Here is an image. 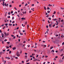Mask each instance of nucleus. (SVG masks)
I'll use <instances>...</instances> for the list:
<instances>
[{
    "label": "nucleus",
    "mask_w": 64,
    "mask_h": 64,
    "mask_svg": "<svg viewBox=\"0 0 64 64\" xmlns=\"http://www.w3.org/2000/svg\"><path fill=\"white\" fill-rule=\"evenodd\" d=\"M8 15H10V12H8Z\"/></svg>",
    "instance_id": "18"
},
{
    "label": "nucleus",
    "mask_w": 64,
    "mask_h": 64,
    "mask_svg": "<svg viewBox=\"0 0 64 64\" xmlns=\"http://www.w3.org/2000/svg\"><path fill=\"white\" fill-rule=\"evenodd\" d=\"M18 32H19V33H20V32H21V31H20V30H19L18 31Z\"/></svg>",
    "instance_id": "38"
},
{
    "label": "nucleus",
    "mask_w": 64,
    "mask_h": 64,
    "mask_svg": "<svg viewBox=\"0 0 64 64\" xmlns=\"http://www.w3.org/2000/svg\"><path fill=\"white\" fill-rule=\"evenodd\" d=\"M4 5L6 6H7V4L6 3H5Z\"/></svg>",
    "instance_id": "12"
},
{
    "label": "nucleus",
    "mask_w": 64,
    "mask_h": 64,
    "mask_svg": "<svg viewBox=\"0 0 64 64\" xmlns=\"http://www.w3.org/2000/svg\"><path fill=\"white\" fill-rule=\"evenodd\" d=\"M9 48V46H7L6 48V49H8Z\"/></svg>",
    "instance_id": "17"
},
{
    "label": "nucleus",
    "mask_w": 64,
    "mask_h": 64,
    "mask_svg": "<svg viewBox=\"0 0 64 64\" xmlns=\"http://www.w3.org/2000/svg\"><path fill=\"white\" fill-rule=\"evenodd\" d=\"M2 44H4V41H2Z\"/></svg>",
    "instance_id": "39"
},
{
    "label": "nucleus",
    "mask_w": 64,
    "mask_h": 64,
    "mask_svg": "<svg viewBox=\"0 0 64 64\" xmlns=\"http://www.w3.org/2000/svg\"><path fill=\"white\" fill-rule=\"evenodd\" d=\"M31 12H32L31 11H29V13H31Z\"/></svg>",
    "instance_id": "61"
},
{
    "label": "nucleus",
    "mask_w": 64,
    "mask_h": 64,
    "mask_svg": "<svg viewBox=\"0 0 64 64\" xmlns=\"http://www.w3.org/2000/svg\"><path fill=\"white\" fill-rule=\"evenodd\" d=\"M4 34H5L6 36H8L9 35V34L8 33L6 34V33L5 32L4 33Z\"/></svg>",
    "instance_id": "2"
},
{
    "label": "nucleus",
    "mask_w": 64,
    "mask_h": 64,
    "mask_svg": "<svg viewBox=\"0 0 64 64\" xmlns=\"http://www.w3.org/2000/svg\"><path fill=\"white\" fill-rule=\"evenodd\" d=\"M5 25L6 26H7V25H8V24H5Z\"/></svg>",
    "instance_id": "24"
},
{
    "label": "nucleus",
    "mask_w": 64,
    "mask_h": 64,
    "mask_svg": "<svg viewBox=\"0 0 64 64\" xmlns=\"http://www.w3.org/2000/svg\"><path fill=\"white\" fill-rule=\"evenodd\" d=\"M18 29H19V27H18L17 28H16V30H18Z\"/></svg>",
    "instance_id": "42"
},
{
    "label": "nucleus",
    "mask_w": 64,
    "mask_h": 64,
    "mask_svg": "<svg viewBox=\"0 0 64 64\" xmlns=\"http://www.w3.org/2000/svg\"><path fill=\"white\" fill-rule=\"evenodd\" d=\"M4 26V24H3L1 26V27H3V26Z\"/></svg>",
    "instance_id": "62"
},
{
    "label": "nucleus",
    "mask_w": 64,
    "mask_h": 64,
    "mask_svg": "<svg viewBox=\"0 0 64 64\" xmlns=\"http://www.w3.org/2000/svg\"><path fill=\"white\" fill-rule=\"evenodd\" d=\"M61 9H62V10H63V9H64V8H61Z\"/></svg>",
    "instance_id": "35"
},
{
    "label": "nucleus",
    "mask_w": 64,
    "mask_h": 64,
    "mask_svg": "<svg viewBox=\"0 0 64 64\" xmlns=\"http://www.w3.org/2000/svg\"><path fill=\"white\" fill-rule=\"evenodd\" d=\"M6 41H7V40L6 39L5 40H4V42H5Z\"/></svg>",
    "instance_id": "34"
},
{
    "label": "nucleus",
    "mask_w": 64,
    "mask_h": 64,
    "mask_svg": "<svg viewBox=\"0 0 64 64\" xmlns=\"http://www.w3.org/2000/svg\"><path fill=\"white\" fill-rule=\"evenodd\" d=\"M62 44L63 45L64 44V42H63V43H62Z\"/></svg>",
    "instance_id": "54"
},
{
    "label": "nucleus",
    "mask_w": 64,
    "mask_h": 64,
    "mask_svg": "<svg viewBox=\"0 0 64 64\" xmlns=\"http://www.w3.org/2000/svg\"><path fill=\"white\" fill-rule=\"evenodd\" d=\"M11 60H14L13 58H11Z\"/></svg>",
    "instance_id": "56"
},
{
    "label": "nucleus",
    "mask_w": 64,
    "mask_h": 64,
    "mask_svg": "<svg viewBox=\"0 0 64 64\" xmlns=\"http://www.w3.org/2000/svg\"><path fill=\"white\" fill-rule=\"evenodd\" d=\"M54 50H52L51 51V52H54Z\"/></svg>",
    "instance_id": "7"
},
{
    "label": "nucleus",
    "mask_w": 64,
    "mask_h": 64,
    "mask_svg": "<svg viewBox=\"0 0 64 64\" xmlns=\"http://www.w3.org/2000/svg\"><path fill=\"white\" fill-rule=\"evenodd\" d=\"M10 51V50L8 49L6 50V51L8 52V51Z\"/></svg>",
    "instance_id": "20"
},
{
    "label": "nucleus",
    "mask_w": 64,
    "mask_h": 64,
    "mask_svg": "<svg viewBox=\"0 0 64 64\" xmlns=\"http://www.w3.org/2000/svg\"><path fill=\"white\" fill-rule=\"evenodd\" d=\"M49 26H50V28H52V25L50 24L49 25Z\"/></svg>",
    "instance_id": "3"
},
{
    "label": "nucleus",
    "mask_w": 64,
    "mask_h": 64,
    "mask_svg": "<svg viewBox=\"0 0 64 64\" xmlns=\"http://www.w3.org/2000/svg\"><path fill=\"white\" fill-rule=\"evenodd\" d=\"M28 61H29V60H26V62H28Z\"/></svg>",
    "instance_id": "19"
},
{
    "label": "nucleus",
    "mask_w": 64,
    "mask_h": 64,
    "mask_svg": "<svg viewBox=\"0 0 64 64\" xmlns=\"http://www.w3.org/2000/svg\"><path fill=\"white\" fill-rule=\"evenodd\" d=\"M49 16V15H48L46 16V17H48V16Z\"/></svg>",
    "instance_id": "52"
},
{
    "label": "nucleus",
    "mask_w": 64,
    "mask_h": 64,
    "mask_svg": "<svg viewBox=\"0 0 64 64\" xmlns=\"http://www.w3.org/2000/svg\"><path fill=\"white\" fill-rule=\"evenodd\" d=\"M45 57L46 58H47V57H48V56H45Z\"/></svg>",
    "instance_id": "43"
},
{
    "label": "nucleus",
    "mask_w": 64,
    "mask_h": 64,
    "mask_svg": "<svg viewBox=\"0 0 64 64\" xmlns=\"http://www.w3.org/2000/svg\"><path fill=\"white\" fill-rule=\"evenodd\" d=\"M5 2L3 1V4H2V5H3L4 6V3Z\"/></svg>",
    "instance_id": "5"
},
{
    "label": "nucleus",
    "mask_w": 64,
    "mask_h": 64,
    "mask_svg": "<svg viewBox=\"0 0 64 64\" xmlns=\"http://www.w3.org/2000/svg\"><path fill=\"white\" fill-rule=\"evenodd\" d=\"M25 57L26 58H27V56H25Z\"/></svg>",
    "instance_id": "32"
},
{
    "label": "nucleus",
    "mask_w": 64,
    "mask_h": 64,
    "mask_svg": "<svg viewBox=\"0 0 64 64\" xmlns=\"http://www.w3.org/2000/svg\"><path fill=\"white\" fill-rule=\"evenodd\" d=\"M14 17H12V20H13V19H14Z\"/></svg>",
    "instance_id": "44"
},
{
    "label": "nucleus",
    "mask_w": 64,
    "mask_h": 64,
    "mask_svg": "<svg viewBox=\"0 0 64 64\" xmlns=\"http://www.w3.org/2000/svg\"><path fill=\"white\" fill-rule=\"evenodd\" d=\"M2 36H4V34H2Z\"/></svg>",
    "instance_id": "53"
},
{
    "label": "nucleus",
    "mask_w": 64,
    "mask_h": 64,
    "mask_svg": "<svg viewBox=\"0 0 64 64\" xmlns=\"http://www.w3.org/2000/svg\"><path fill=\"white\" fill-rule=\"evenodd\" d=\"M55 26V24H54V25H52L53 27H54V26Z\"/></svg>",
    "instance_id": "23"
},
{
    "label": "nucleus",
    "mask_w": 64,
    "mask_h": 64,
    "mask_svg": "<svg viewBox=\"0 0 64 64\" xmlns=\"http://www.w3.org/2000/svg\"><path fill=\"white\" fill-rule=\"evenodd\" d=\"M16 55L18 56H20V54H19V52L18 51L17 52Z\"/></svg>",
    "instance_id": "1"
},
{
    "label": "nucleus",
    "mask_w": 64,
    "mask_h": 64,
    "mask_svg": "<svg viewBox=\"0 0 64 64\" xmlns=\"http://www.w3.org/2000/svg\"><path fill=\"white\" fill-rule=\"evenodd\" d=\"M48 5L49 6H50V7H51V6H52V5L50 4H49Z\"/></svg>",
    "instance_id": "9"
},
{
    "label": "nucleus",
    "mask_w": 64,
    "mask_h": 64,
    "mask_svg": "<svg viewBox=\"0 0 64 64\" xmlns=\"http://www.w3.org/2000/svg\"><path fill=\"white\" fill-rule=\"evenodd\" d=\"M2 60H4V58H3V57L2 58Z\"/></svg>",
    "instance_id": "27"
},
{
    "label": "nucleus",
    "mask_w": 64,
    "mask_h": 64,
    "mask_svg": "<svg viewBox=\"0 0 64 64\" xmlns=\"http://www.w3.org/2000/svg\"><path fill=\"white\" fill-rule=\"evenodd\" d=\"M48 19H49L50 20H51V18H48Z\"/></svg>",
    "instance_id": "50"
},
{
    "label": "nucleus",
    "mask_w": 64,
    "mask_h": 64,
    "mask_svg": "<svg viewBox=\"0 0 64 64\" xmlns=\"http://www.w3.org/2000/svg\"><path fill=\"white\" fill-rule=\"evenodd\" d=\"M53 20L54 21H56V20H57V19H53Z\"/></svg>",
    "instance_id": "10"
},
{
    "label": "nucleus",
    "mask_w": 64,
    "mask_h": 64,
    "mask_svg": "<svg viewBox=\"0 0 64 64\" xmlns=\"http://www.w3.org/2000/svg\"><path fill=\"white\" fill-rule=\"evenodd\" d=\"M64 55L63 54H62V55H61L60 56H62Z\"/></svg>",
    "instance_id": "26"
},
{
    "label": "nucleus",
    "mask_w": 64,
    "mask_h": 64,
    "mask_svg": "<svg viewBox=\"0 0 64 64\" xmlns=\"http://www.w3.org/2000/svg\"><path fill=\"white\" fill-rule=\"evenodd\" d=\"M47 9L48 10H50V8H49L48 7L47 8Z\"/></svg>",
    "instance_id": "14"
},
{
    "label": "nucleus",
    "mask_w": 64,
    "mask_h": 64,
    "mask_svg": "<svg viewBox=\"0 0 64 64\" xmlns=\"http://www.w3.org/2000/svg\"><path fill=\"white\" fill-rule=\"evenodd\" d=\"M13 12L12 11L11 12V14H12L13 13Z\"/></svg>",
    "instance_id": "22"
},
{
    "label": "nucleus",
    "mask_w": 64,
    "mask_h": 64,
    "mask_svg": "<svg viewBox=\"0 0 64 64\" xmlns=\"http://www.w3.org/2000/svg\"><path fill=\"white\" fill-rule=\"evenodd\" d=\"M9 47H10V48H12V47H11V45Z\"/></svg>",
    "instance_id": "31"
},
{
    "label": "nucleus",
    "mask_w": 64,
    "mask_h": 64,
    "mask_svg": "<svg viewBox=\"0 0 64 64\" xmlns=\"http://www.w3.org/2000/svg\"><path fill=\"white\" fill-rule=\"evenodd\" d=\"M7 59H10V58H9L8 57L7 58Z\"/></svg>",
    "instance_id": "16"
},
{
    "label": "nucleus",
    "mask_w": 64,
    "mask_h": 64,
    "mask_svg": "<svg viewBox=\"0 0 64 64\" xmlns=\"http://www.w3.org/2000/svg\"><path fill=\"white\" fill-rule=\"evenodd\" d=\"M58 19H59V20H61V18H59Z\"/></svg>",
    "instance_id": "58"
},
{
    "label": "nucleus",
    "mask_w": 64,
    "mask_h": 64,
    "mask_svg": "<svg viewBox=\"0 0 64 64\" xmlns=\"http://www.w3.org/2000/svg\"><path fill=\"white\" fill-rule=\"evenodd\" d=\"M63 51V49H61V50H60V52H61V51Z\"/></svg>",
    "instance_id": "48"
},
{
    "label": "nucleus",
    "mask_w": 64,
    "mask_h": 64,
    "mask_svg": "<svg viewBox=\"0 0 64 64\" xmlns=\"http://www.w3.org/2000/svg\"><path fill=\"white\" fill-rule=\"evenodd\" d=\"M11 51H10L9 52V53H10V54H11Z\"/></svg>",
    "instance_id": "15"
},
{
    "label": "nucleus",
    "mask_w": 64,
    "mask_h": 64,
    "mask_svg": "<svg viewBox=\"0 0 64 64\" xmlns=\"http://www.w3.org/2000/svg\"><path fill=\"white\" fill-rule=\"evenodd\" d=\"M56 53H57V52H58V50L56 51Z\"/></svg>",
    "instance_id": "63"
},
{
    "label": "nucleus",
    "mask_w": 64,
    "mask_h": 64,
    "mask_svg": "<svg viewBox=\"0 0 64 64\" xmlns=\"http://www.w3.org/2000/svg\"><path fill=\"white\" fill-rule=\"evenodd\" d=\"M25 18H21L22 20H25Z\"/></svg>",
    "instance_id": "8"
},
{
    "label": "nucleus",
    "mask_w": 64,
    "mask_h": 64,
    "mask_svg": "<svg viewBox=\"0 0 64 64\" xmlns=\"http://www.w3.org/2000/svg\"><path fill=\"white\" fill-rule=\"evenodd\" d=\"M27 46H28V47H30V45H29L28 46L27 45Z\"/></svg>",
    "instance_id": "51"
},
{
    "label": "nucleus",
    "mask_w": 64,
    "mask_h": 64,
    "mask_svg": "<svg viewBox=\"0 0 64 64\" xmlns=\"http://www.w3.org/2000/svg\"><path fill=\"white\" fill-rule=\"evenodd\" d=\"M23 32H25V30H23Z\"/></svg>",
    "instance_id": "64"
},
{
    "label": "nucleus",
    "mask_w": 64,
    "mask_h": 64,
    "mask_svg": "<svg viewBox=\"0 0 64 64\" xmlns=\"http://www.w3.org/2000/svg\"><path fill=\"white\" fill-rule=\"evenodd\" d=\"M12 49L13 50H16V47H14V48H12Z\"/></svg>",
    "instance_id": "4"
},
{
    "label": "nucleus",
    "mask_w": 64,
    "mask_h": 64,
    "mask_svg": "<svg viewBox=\"0 0 64 64\" xmlns=\"http://www.w3.org/2000/svg\"><path fill=\"white\" fill-rule=\"evenodd\" d=\"M48 23H50V22H49V21L48 20Z\"/></svg>",
    "instance_id": "60"
},
{
    "label": "nucleus",
    "mask_w": 64,
    "mask_h": 64,
    "mask_svg": "<svg viewBox=\"0 0 64 64\" xmlns=\"http://www.w3.org/2000/svg\"><path fill=\"white\" fill-rule=\"evenodd\" d=\"M10 7H12V6L11 5H10Z\"/></svg>",
    "instance_id": "47"
},
{
    "label": "nucleus",
    "mask_w": 64,
    "mask_h": 64,
    "mask_svg": "<svg viewBox=\"0 0 64 64\" xmlns=\"http://www.w3.org/2000/svg\"><path fill=\"white\" fill-rule=\"evenodd\" d=\"M60 62H62V60H60Z\"/></svg>",
    "instance_id": "40"
},
{
    "label": "nucleus",
    "mask_w": 64,
    "mask_h": 64,
    "mask_svg": "<svg viewBox=\"0 0 64 64\" xmlns=\"http://www.w3.org/2000/svg\"><path fill=\"white\" fill-rule=\"evenodd\" d=\"M52 48H53V47L52 46L50 48V49H52Z\"/></svg>",
    "instance_id": "11"
},
{
    "label": "nucleus",
    "mask_w": 64,
    "mask_h": 64,
    "mask_svg": "<svg viewBox=\"0 0 64 64\" xmlns=\"http://www.w3.org/2000/svg\"><path fill=\"white\" fill-rule=\"evenodd\" d=\"M30 57H32V56H30Z\"/></svg>",
    "instance_id": "55"
},
{
    "label": "nucleus",
    "mask_w": 64,
    "mask_h": 64,
    "mask_svg": "<svg viewBox=\"0 0 64 64\" xmlns=\"http://www.w3.org/2000/svg\"><path fill=\"white\" fill-rule=\"evenodd\" d=\"M63 36V35H62V36H61V37H62H62H64V36Z\"/></svg>",
    "instance_id": "57"
},
{
    "label": "nucleus",
    "mask_w": 64,
    "mask_h": 64,
    "mask_svg": "<svg viewBox=\"0 0 64 64\" xmlns=\"http://www.w3.org/2000/svg\"><path fill=\"white\" fill-rule=\"evenodd\" d=\"M46 27V28H48V26H47Z\"/></svg>",
    "instance_id": "33"
},
{
    "label": "nucleus",
    "mask_w": 64,
    "mask_h": 64,
    "mask_svg": "<svg viewBox=\"0 0 64 64\" xmlns=\"http://www.w3.org/2000/svg\"><path fill=\"white\" fill-rule=\"evenodd\" d=\"M50 12V11H48V13H49Z\"/></svg>",
    "instance_id": "25"
},
{
    "label": "nucleus",
    "mask_w": 64,
    "mask_h": 64,
    "mask_svg": "<svg viewBox=\"0 0 64 64\" xmlns=\"http://www.w3.org/2000/svg\"><path fill=\"white\" fill-rule=\"evenodd\" d=\"M28 5V4H25V6H26V5Z\"/></svg>",
    "instance_id": "49"
},
{
    "label": "nucleus",
    "mask_w": 64,
    "mask_h": 64,
    "mask_svg": "<svg viewBox=\"0 0 64 64\" xmlns=\"http://www.w3.org/2000/svg\"><path fill=\"white\" fill-rule=\"evenodd\" d=\"M27 22H26L25 23V25H27Z\"/></svg>",
    "instance_id": "30"
},
{
    "label": "nucleus",
    "mask_w": 64,
    "mask_h": 64,
    "mask_svg": "<svg viewBox=\"0 0 64 64\" xmlns=\"http://www.w3.org/2000/svg\"><path fill=\"white\" fill-rule=\"evenodd\" d=\"M16 37H15V36H14V37L13 38V39H15V38Z\"/></svg>",
    "instance_id": "37"
},
{
    "label": "nucleus",
    "mask_w": 64,
    "mask_h": 64,
    "mask_svg": "<svg viewBox=\"0 0 64 64\" xmlns=\"http://www.w3.org/2000/svg\"><path fill=\"white\" fill-rule=\"evenodd\" d=\"M56 13V12H54V13H53V14H55Z\"/></svg>",
    "instance_id": "21"
},
{
    "label": "nucleus",
    "mask_w": 64,
    "mask_h": 64,
    "mask_svg": "<svg viewBox=\"0 0 64 64\" xmlns=\"http://www.w3.org/2000/svg\"><path fill=\"white\" fill-rule=\"evenodd\" d=\"M15 58H16V59H18V57H16Z\"/></svg>",
    "instance_id": "46"
},
{
    "label": "nucleus",
    "mask_w": 64,
    "mask_h": 64,
    "mask_svg": "<svg viewBox=\"0 0 64 64\" xmlns=\"http://www.w3.org/2000/svg\"><path fill=\"white\" fill-rule=\"evenodd\" d=\"M29 24H28L27 25V29H28V28H29Z\"/></svg>",
    "instance_id": "6"
},
{
    "label": "nucleus",
    "mask_w": 64,
    "mask_h": 64,
    "mask_svg": "<svg viewBox=\"0 0 64 64\" xmlns=\"http://www.w3.org/2000/svg\"><path fill=\"white\" fill-rule=\"evenodd\" d=\"M6 27L5 26H4V27L3 28H2V29H4V28H5Z\"/></svg>",
    "instance_id": "41"
},
{
    "label": "nucleus",
    "mask_w": 64,
    "mask_h": 64,
    "mask_svg": "<svg viewBox=\"0 0 64 64\" xmlns=\"http://www.w3.org/2000/svg\"><path fill=\"white\" fill-rule=\"evenodd\" d=\"M7 44H9V43H10V42H7Z\"/></svg>",
    "instance_id": "36"
},
{
    "label": "nucleus",
    "mask_w": 64,
    "mask_h": 64,
    "mask_svg": "<svg viewBox=\"0 0 64 64\" xmlns=\"http://www.w3.org/2000/svg\"><path fill=\"white\" fill-rule=\"evenodd\" d=\"M8 18H10V16H8Z\"/></svg>",
    "instance_id": "28"
},
{
    "label": "nucleus",
    "mask_w": 64,
    "mask_h": 64,
    "mask_svg": "<svg viewBox=\"0 0 64 64\" xmlns=\"http://www.w3.org/2000/svg\"><path fill=\"white\" fill-rule=\"evenodd\" d=\"M8 25H9V26H11L12 25V24H8Z\"/></svg>",
    "instance_id": "13"
},
{
    "label": "nucleus",
    "mask_w": 64,
    "mask_h": 64,
    "mask_svg": "<svg viewBox=\"0 0 64 64\" xmlns=\"http://www.w3.org/2000/svg\"><path fill=\"white\" fill-rule=\"evenodd\" d=\"M36 56H36V57L37 58V57H38V55L37 54Z\"/></svg>",
    "instance_id": "45"
},
{
    "label": "nucleus",
    "mask_w": 64,
    "mask_h": 64,
    "mask_svg": "<svg viewBox=\"0 0 64 64\" xmlns=\"http://www.w3.org/2000/svg\"><path fill=\"white\" fill-rule=\"evenodd\" d=\"M44 9H45V10H46V8H45V6H44Z\"/></svg>",
    "instance_id": "29"
},
{
    "label": "nucleus",
    "mask_w": 64,
    "mask_h": 64,
    "mask_svg": "<svg viewBox=\"0 0 64 64\" xmlns=\"http://www.w3.org/2000/svg\"><path fill=\"white\" fill-rule=\"evenodd\" d=\"M56 37H57V36H58V35H56Z\"/></svg>",
    "instance_id": "59"
}]
</instances>
